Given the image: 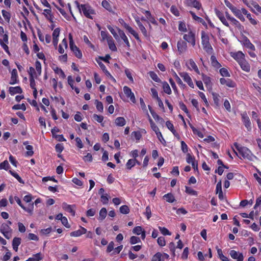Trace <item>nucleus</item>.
Wrapping results in <instances>:
<instances>
[{"mask_svg": "<svg viewBox=\"0 0 261 261\" xmlns=\"http://www.w3.org/2000/svg\"><path fill=\"white\" fill-rule=\"evenodd\" d=\"M244 10H246V9L242 8L241 9H239L236 7L232 12L234 15L239 19L242 22H244L245 21V18L243 16V11Z\"/></svg>", "mask_w": 261, "mask_h": 261, "instance_id": "nucleus-9", "label": "nucleus"}, {"mask_svg": "<svg viewBox=\"0 0 261 261\" xmlns=\"http://www.w3.org/2000/svg\"><path fill=\"white\" fill-rule=\"evenodd\" d=\"M159 229L161 232L164 236H170L171 233L165 227L159 226Z\"/></svg>", "mask_w": 261, "mask_h": 261, "instance_id": "nucleus-50", "label": "nucleus"}, {"mask_svg": "<svg viewBox=\"0 0 261 261\" xmlns=\"http://www.w3.org/2000/svg\"><path fill=\"white\" fill-rule=\"evenodd\" d=\"M157 242L159 246L163 247L166 245V241L164 237H160L157 239Z\"/></svg>", "mask_w": 261, "mask_h": 261, "instance_id": "nucleus-61", "label": "nucleus"}, {"mask_svg": "<svg viewBox=\"0 0 261 261\" xmlns=\"http://www.w3.org/2000/svg\"><path fill=\"white\" fill-rule=\"evenodd\" d=\"M179 75L182 78L183 80L187 83L189 87L194 88V85L193 83L192 80L188 73L186 72H179Z\"/></svg>", "mask_w": 261, "mask_h": 261, "instance_id": "nucleus-6", "label": "nucleus"}, {"mask_svg": "<svg viewBox=\"0 0 261 261\" xmlns=\"http://www.w3.org/2000/svg\"><path fill=\"white\" fill-rule=\"evenodd\" d=\"M186 5L190 7H193L197 10L201 8V4L197 0H186Z\"/></svg>", "mask_w": 261, "mask_h": 261, "instance_id": "nucleus-18", "label": "nucleus"}, {"mask_svg": "<svg viewBox=\"0 0 261 261\" xmlns=\"http://www.w3.org/2000/svg\"><path fill=\"white\" fill-rule=\"evenodd\" d=\"M243 45L249 49L251 50L255 51V47L251 42L250 40L247 37H245L243 41Z\"/></svg>", "mask_w": 261, "mask_h": 261, "instance_id": "nucleus-19", "label": "nucleus"}, {"mask_svg": "<svg viewBox=\"0 0 261 261\" xmlns=\"http://www.w3.org/2000/svg\"><path fill=\"white\" fill-rule=\"evenodd\" d=\"M201 44L203 49L208 54H212L213 48L210 43V38L205 31H201Z\"/></svg>", "mask_w": 261, "mask_h": 261, "instance_id": "nucleus-3", "label": "nucleus"}, {"mask_svg": "<svg viewBox=\"0 0 261 261\" xmlns=\"http://www.w3.org/2000/svg\"><path fill=\"white\" fill-rule=\"evenodd\" d=\"M69 46L71 50L76 58L80 59H82L83 57L82 53L79 48L74 44L71 35H69Z\"/></svg>", "mask_w": 261, "mask_h": 261, "instance_id": "nucleus-4", "label": "nucleus"}, {"mask_svg": "<svg viewBox=\"0 0 261 261\" xmlns=\"http://www.w3.org/2000/svg\"><path fill=\"white\" fill-rule=\"evenodd\" d=\"M124 72H125V75L127 76V77L129 79V81L132 83H134V79L132 76V71L130 70V69H129L128 68H126L124 70Z\"/></svg>", "mask_w": 261, "mask_h": 261, "instance_id": "nucleus-45", "label": "nucleus"}, {"mask_svg": "<svg viewBox=\"0 0 261 261\" xmlns=\"http://www.w3.org/2000/svg\"><path fill=\"white\" fill-rule=\"evenodd\" d=\"M125 166L126 169L128 170H130L133 167H134L135 165L133 159H129Z\"/></svg>", "mask_w": 261, "mask_h": 261, "instance_id": "nucleus-55", "label": "nucleus"}, {"mask_svg": "<svg viewBox=\"0 0 261 261\" xmlns=\"http://www.w3.org/2000/svg\"><path fill=\"white\" fill-rule=\"evenodd\" d=\"M242 121L248 131H250L252 129L251 123L250 122L249 117L246 113H244L241 115Z\"/></svg>", "mask_w": 261, "mask_h": 261, "instance_id": "nucleus-13", "label": "nucleus"}, {"mask_svg": "<svg viewBox=\"0 0 261 261\" xmlns=\"http://www.w3.org/2000/svg\"><path fill=\"white\" fill-rule=\"evenodd\" d=\"M238 64L240 65L241 69L247 72L250 71V66L248 62L246 61V59L240 62Z\"/></svg>", "mask_w": 261, "mask_h": 261, "instance_id": "nucleus-24", "label": "nucleus"}, {"mask_svg": "<svg viewBox=\"0 0 261 261\" xmlns=\"http://www.w3.org/2000/svg\"><path fill=\"white\" fill-rule=\"evenodd\" d=\"M148 107L153 118L155 121L158 120L161 117L154 111L150 105H148Z\"/></svg>", "mask_w": 261, "mask_h": 261, "instance_id": "nucleus-52", "label": "nucleus"}, {"mask_svg": "<svg viewBox=\"0 0 261 261\" xmlns=\"http://www.w3.org/2000/svg\"><path fill=\"white\" fill-rule=\"evenodd\" d=\"M62 207L65 211L70 213L72 216H74L75 215V212L73 208L75 207V205H70L67 203L64 202L62 204Z\"/></svg>", "mask_w": 261, "mask_h": 261, "instance_id": "nucleus-16", "label": "nucleus"}, {"mask_svg": "<svg viewBox=\"0 0 261 261\" xmlns=\"http://www.w3.org/2000/svg\"><path fill=\"white\" fill-rule=\"evenodd\" d=\"M179 106L180 109L187 114L188 116L190 115L189 112L186 106V105L182 101L179 102Z\"/></svg>", "mask_w": 261, "mask_h": 261, "instance_id": "nucleus-54", "label": "nucleus"}, {"mask_svg": "<svg viewBox=\"0 0 261 261\" xmlns=\"http://www.w3.org/2000/svg\"><path fill=\"white\" fill-rule=\"evenodd\" d=\"M9 92L11 95H13L17 93H22V90L20 86L10 87L9 89Z\"/></svg>", "mask_w": 261, "mask_h": 261, "instance_id": "nucleus-27", "label": "nucleus"}, {"mask_svg": "<svg viewBox=\"0 0 261 261\" xmlns=\"http://www.w3.org/2000/svg\"><path fill=\"white\" fill-rule=\"evenodd\" d=\"M35 68L37 71V74L38 76H40L41 74L42 68H41V64L40 61L37 60L35 62Z\"/></svg>", "mask_w": 261, "mask_h": 261, "instance_id": "nucleus-49", "label": "nucleus"}, {"mask_svg": "<svg viewBox=\"0 0 261 261\" xmlns=\"http://www.w3.org/2000/svg\"><path fill=\"white\" fill-rule=\"evenodd\" d=\"M177 47L179 54H182L187 50V43L183 40H179L177 43Z\"/></svg>", "mask_w": 261, "mask_h": 261, "instance_id": "nucleus-11", "label": "nucleus"}, {"mask_svg": "<svg viewBox=\"0 0 261 261\" xmlns=\"http://www.w3.org/2000/svg\"><path fill=\"white\" fill-rule=\"evenodd\" d=\"M115 124L119 126H123L126 124V121L124 117H119L115 119Z\"/></svg>", "mask_w": 261, "mask_h": 261, "instance_id": "nucleus-32", "label": "nucleus"}, {"mask_svg": "<svg viewBox=\"0 0 261 261\" xmlns=\"http://www.w3.org/2000/svg\"><path fill=\"white\" fill-rule=\"evenodd\" d=\"M168 247L171 253L172 256L174 257L176 255L175 254V244L173 242H170L168 245Z\"/></svg>", "mask_w": 261, "mask_h": 261, "instance_id": "nucleus-41", "label": "nucleus"}, {"mask_svg": "<svg viewBox=\"0 0 261 261\" xmlns=\"http://www.w3.org/2000/svg\"><path fill=\"white\" fill-rule=\"evenodd\" d=\"M163 198L169 203H173L175 201V197L171 193H168L164 195Z\"/></svg>", "mask_w": 261, "mask_h": 261, "instance_id": "nucleus-31", "label": "nucleus"}, {"mask_svg": "<svg viewBox=\"0 0 261 261\" xmlns=\"http://www.w3.org/2000/svg\"><path fill=\"white\" fill-rule=\"evenodd\" d=\"M121 20L123 22V23H122L123 27L129 32L132 35L134 36V37L135 38V39L139 41H140V39L139 36L138 34L128 24L125 23L123 20L121 19Z\"/></svg>", "mask_w": 261, "mask_h": 261, "instance_id": "nucleus-7", "label": "nucleus"}, {"mask_svg": "<svg viewBox=\"0 0 261 261\" xmlns=\"http://www.w3.org/2000/svg\"><path fill=\"white\" fill-rule=\"evenodd\" d=\"M234 146L238 151L239 155H238L237 152H236L235 150H234V152L239 158H241L240 156H241L245 159H247L249 161H252L253 157L254 156L251 151L248 148L246 147L240 146L237 142L234 143Z\"/></svg>", "mask_w": 261, "mask_h": 261, "instance_id": "nucleus-1", "label": "nucleus"}, {"mask_svg": "<svg viewBox=\"0 0 261 261\" xmlns=\"http://www.w3.org/2000/svg\"><path fill=\"white\" fill-rule=\"evenodd\" d=\"M211 62L212 65L216 69H219L221 67V64L217 61L216 57L214 55L211 57Z\"/></svg>", "mask_w": 261, "mask_h": 261, "instance_id": "nucleus-30", "label": "nucleus"}, {"mask_svg": "<svg viewBox=\"0 0 261 261\" xmlns=\"http://www.w3.org/2000/svg\"><path fill=\"white\" fill-rule=\"evenodd\" d=\"M94 120L96 121H97L98 123H101V125L102 126H103L104 125L102 123V121L103 120V116L102 115H99L96 114H94L92 116Z\"/></svg>", "mask_w": 261, "mask_h": 261, "instance_id": "nucleus-36", "label": "nucleus"}, {"mask_svg": "<svg viewBox=\"0 0 261 261\" xmlns=\"http://www.w3.org/2000/svg\"><path fill=\"white\" fill-rule=\"evenodd\" d=\"M123 92L127 98H129L130 100L134 103H136V100L134 93L128 87L125 86L123 87Z\"/></svg>", "mask_w": 261, "mask_h": 261, "instance_id": "nucleus-8", "label": "nucleus"}, {"mask_svg": "<svg viewBox=\"0 0 261 261\" xmlns=\"http://www.w3.org/2000/svg\"><path fill=\"white\" fill-rule=\"evenodd\" d=\"M100 201L103 204H107L109 202V196L107 194H102L100 196Z\"/></svg>", "mask_w": 261, "mask_h": 261, "instance_id": "nucleus-56", "label": "nucleus"}, {"mask_svg": "<svg viewBox=\"0 0 261 261\" xmlns=\"http://www.w3.org/2000/svg\"><path fill=\"white\" fill-rule=\"evenodd\" d=\"M107 214V209L105 207H102L99 211V216L98 219L99 221H102L106 217Z\"/></svg>", "mask_w": 261, "mask_h": 261, "instance_id": "nucleus-33", "label": "nucleus"}, {"mask_svg": "<svg viewBox=\"0 0 261 261\" xmlns=\"http://www.w3.org/2000/svg\"><path fill=\"white\" fill-rule=\"evenodd\" d=\"M102 6L109 11H112V7L110 3L107 0H103L101 3Z\"/></svg>", "mask_w": 261, "mask_h": 261, "instance_id": "nucleus-47", "label": "nucleus"}, {"mask_svg": "<svg viewBox=\"0 0 261 261\" xmlns=\"http://www.w3.org/2000/svg\"><path fill=\"white\" fill-rule=\"evenodd\" d=\"M143 229L141 226H136L134 228L133 232L134 233L137 235H140L141 233L143 231Z\"/></svg>", "mask_w": 261, "mask_h": 261, "instance_id": "nucleus-64", "label": "nucleus"}, {"mask_svg": "<svg viewBox=\"0 0 261 261\" xmlns=\"http://www.w3.org/2000/svg\"><path fill=\"white\" fill-rule=\"evenodd\" d=\"M187 65L190 70H194L196 73L198 74H200V71L193 59H190L189 60L188 63H187Z\"/></svg>", "mask_w": 261, "mask_h": 261, "instance_id": "nucleus-17", "label": "nucleus"}, {"mask_svg": "<svg viewBox=\"0 0 261 261\" xmlns=\"http://www.w3.org/2000/svg\"><path fill=\"white\" fill-rule=\"evenodd\" d=\"M53 70L54 71V72L56 73V74H58L60 75V76L62 78V79H65V77H66V75L64 72V71L62 70V69L58 67H56V68H53Z\"/></svg>", "mask_w": 261, "mask_h": 261, "instance_id": "nucleus-40", "label": "nucleus"}, {"mask_svg": "<svg viewBox=\"0 0 261 261\" xmlns=\"http://www.w3.org/2000/svg\"><path fill=\"white\" fill-rule=\"evenodd\" d=\"M86 232L87 229L82 226H80V229L70 232V236L73 237H77L85 234Z\"/></svg>", "mask_w": 261, "mask_h": 261, "instance_id": "nucleus-20", "label": "nucleus"}, {"mask_svg": "<svg viewBox=\"0 0 261 261\" xmlns=\"http://www.w3.org/2000/svg\"><path fill=\"white\" fill-rule=\"evenodd\" d=\"M8 231H12L11 227L9 226V224L6 223L2 224L0 228V232H2Z\"/></svg>", "mask_w": 261, "mask_h": 261, "instance_id": "nucleus-51", "label": "nucleus"}, {"mask_svg": "<svg viewBox=\"0 0 261 261\" xmlns=\"http://www.w3.org/2000/svg\"><path fill=\"white\" fill-rule=\"evenodd\" d=\"M26 149L28 150L26 152V154L27 156H31L34 154V151L33 150V147L32 145H28L26 146Z\"/></svg>", "mask_w": 261, "mask_h": 261, "instance_id": "nucleus-57", "label": "nucleus"}, {"mask_svg": "<svg viewBox=\"0 0 261 261\" xmlns=\"http://www.w3.org/2000/svg\"><path fill=\"white\" fill-rule=\"evenodd\" d=\"M118 33L120 37V38L123 40L127 47H130V43L129 42L128 39L126 36L125 35L123 31L121 30L118 28H116Z\"/></svg>", "mask_w": 261, "mask_h": 261, "instance_id": "nucleus-22", "label": "nucleus"}, {"mask_svg": "<svg viewBox=\"0 0 261 261\" xmlns=\"http://www.w3.org/2000/svg\"><path fill=\"white\" fill-rule=\"evenodd\" d=\"M220 83L221 85H225L230 88H235L237 86L236 83L230 79L221 77L220 79Z\"/></svg>", "mask_w": 261, "mask_h": 261, "instance_id": "nucleus-10", "label": "nucleus"}, {"mask_svg": "<svg viewBox=\"0 0 261 261\" xmlns=\"http://www.w3.org/2000/svg\"><path fill=\"white\" fill-rule=\"evenodd\" d=\"M75 3L79 11L81 12H82L86 17L91 19H93L92 15L95 14V12L89 4H80L77 1H75Z\"/></svg>", "mask_w": 261, "mask_h": 261, "instance_id": "nucleus-2", "label": "nucleus"}, {"mask_svg": "<svg viewBox=\"0 0 261 261\" xmlns=\"http://www.w3.org/2000/svg\"><path fill=\"white\" fill-rule=\"evenodd\" d=\"M95 104L96 105V108L97 111L101 113L103 112V106L102 103L98 100H95Z\"/></svg>", "mask_w": 261, "mask_h": 261, "instance_id": "nucleus-44", "label": "nucleus"}, {"mask_svg": "<svg viewBox=\"0 0 261 261\" xmlns=\"http://www.w3.org/2000/svg\"><path fill=\"white\" fill-rule=\"evenodd\" d=\"M229 254L231 258L234 259H237V261H243L244 260L243 254L234 250H231L229 252Z\"/></svg>", "mask_w": 261, "mask_h": 261, "instance_id": "nucleus-14", "label": "nucleus"}, {"mask_svg": "<svg viewBox=\"0 0 261 261\" xmlns=\"http://www.w3.org/2000/svg\"><path fill=\"white\" fill-rule=\"evenodd\" d=\"M97 62L101 69L106 74V75L113 81L116 82L115 78L111 75L110 72L107 70L106 66L101 61H97Z\"/></svg>", "mask_w": 261, "mask_h": 261, "instance_id": "nucleus-15", "label": "nucleus"}, {"mask_svg": "<svg viewBox=\"0 0 261 261\" xmlns=\"http://www.w3.org/2000/svg\"><path fill=\"white\" fill-rule=\"evenodd\" d=\"M21 239L18 237H14L12 241V247L13 250L17 252L18 250V246L21 244Z\"/></svg>", "mask_w": 261, "mask_h": 261, "instance_id": "nucleus-26", "label": "nucleus"}, {"mask_svg": "<svg viewBox=\"0 0 261 261\" xmlns=\"http://www.w3.org/2000/svg\"><path fill=\"white\" fill-rule=\"evenodd\" d=\"M17 71L16 69H13L11 72V80L9 84L10 85H14L18 83V81L17 80Z\"/></svg>", "mask_w": 261, "mask_h": 261, "instance_id": "nucleus-23", "label": "nucleus"}, {"mask_svg": "<svg viewBox=\"0 0 261 261\" xmlns=\"http://www.w3.org/2000/svg\"><path fill=\"white\" fill-rule=\"evenodd\" d=\"M189 13L191 15V16L192 17V18L194 20L197 21H198L199 23H201L204 26H207V24H206V22H205V21L203 20V19H202V18H201V17H200L199 16H197L195 14V13L194 12L192 11H190L189 12Z\"/></svg>", "mask_w": 261, "mask_h": 261, "instance_id": "nucleus-28", "label": "nucleus"}, {"mask_svg": "<svg viewBox=\"0 0 261 261\" xmlns=\"http://www.w3.org/2000/svg\"><path fill=\"white\" fill-rule=\"evenodd\" d=\"M55 130L57 132H59L60 130L56 127H54V128L51 129V132L54 138H55L56 139H57L58 141L60 142H63L66 141V140L65 139L63 135L55 134Z\"/></svg>", "mask_w": 261, "mask_h": 261, "instance_id": "nucleus-21", "label": "nucleus"}, {"mask_svg": "<svg viewBox=\"0 0 261 261\" xmlns=\"http://www.w3.org/2000/svg\"><path fill=\"white\" fill-rule=\"evenodd\" d=\"M108 44L109 45V48L113 51H117V49L115 44L114 41L112 36H110L109 39H108Z\"/></svg>", "mask_w": 261, "mask_h": 261, "instance_id": "nucleus-29", "label": "nucleus"}, {"mask_svg": "<svg viewBox=\"0 0 261 261\" xmlns=\"http://www.w3.org/2000/svg\"><path fill=\"white\" fill-rule=\"evenodd\" d=\"M171 12L175 16H179V12L175 6L172 5L170 8Z\"/></svg>", "mask_w": 261, "mask_h": 261, "instance_id": "nucleus-60", "label": "nucleus"}, {"mask_svg": "<svg viewBox=\"0 0 261 261\" xmlns=\"http://www.w3.org/2000/svg\"><path fill=\"white\" fill-rule=\"evenodd\" d=\"M2 13L6 22L9 23L11 16L10 13L5 10H2Z\"/></svg>", "mask_w": 261, "mask_h": 261, "instance_id": "nucleus-35", "label": "nucleus"}, {"mask_svg": "<svg viewBox=\"0 0 261 261\" xmlns=\"http://www.w3.org/2000/svg\"><path fill=\"white\" fill-rule=\"evenodd\" d=\"M185 192L189 195H194L197 196L198 195L197 192L193 190L191 187L186 186L185 187Z\"/></svg>", "mask_w": 261, "mask_h": 261, "instance_id": "nucleus-38", "label": "nucleus"}, {"mask_svg": "<svg viewBox=\"0 0 261 261\" xmlns=\"http://www.w3.org/2000/svg\"><path fill=\"white\" fill-rule=\"evenodd\" d=\"M9 167L10 165L7 160H5L0 164V169L8 170Z\"/></svg>", "mask_w": 261, "mask_h": 261, "instance_id": "nucleus-53", "label": "nucleus"}, {"mask_svg": "<svg viewBox=\"0 0 261 261\" xmlns=\"http://www.w3.org/2000/svg\"><path fill=\"white\" fill-rule=\"evenodd\" d=\"M231 56L239 63L245 59V54L241 51L231 53Z\"/></svg>", "mask_w": 261, "mask_h": 261, "instance_id": "nucleus-12", "label": "nucleus"}, {"mask_svg": "<svg viewBox=\"0 0 261 261\" xmlns=\"http://www.w3.org/2000/svg\"><path fill=\"white\" fill-rule=\"evenodd\" d=\"M220 74L223 77H229L230 74L227 69L224 67L221 68L219 70Z\"/></svg>", "mask_w": 261, "mask_h": 261, "instance_id": "nucleus-43", "label": "nucleus"}, {"mask_svg": "<svg viewBox=\"0 0 261 261\" xmlns=\"http://www.w3.org/2000/svg\"><path fill=\"white\" fill-rule=\"evenodd\" d=\"M119 211L120 213L123 214H127L130 212L129 208L126 205H123L120 206Z\"/></svg>", "mask_w": 261, "mask_h": 261, "instance_id": "nucleus-48", "label": "nucleus"}, {"mask_svg": "<svg viewBox=\"0 0 261 261\" xmlns=\"http://www.w3.org/2000/svg\"><path fill=\"white\" fill-rule=\"evenodd\" d=\"M129 242L131 244H135L141 242L140 239L136 236H132L130 238Z\"/></svg>", "mask_w": 261, "mask_h": 261, "instance_id": "nucleus-63", "label": "nucleus"}, {"mask_svg": "<svg viewBox=\"0 0 261 261\" xmlns=\"http://www.w3.org/2000/svg\"><path fill=\"white\" fill-rule=\"evenodd\" d=\"M150 77L155 82L160 83L161 80L158 77V75L154 71H151L148 73Z\"/></svg>", "mask_w": 261, "mask_h": 261, "instance_id": "nucleus-39", "label": "nucleus"}, {"mask_svg": "<svg viewBox=\"0 0 261 261\" xmlns=\"http://www.w3.org/2000/svg\"><path fill=\"white\" fill-rule=\"evenodd\" d=\"M163 88L164 92L167 93V94H171L172 93L171 89L169 85V84L166 82H164L163 83Z\"/></svg>", "mask_w": 261, "mask_h": 261, "instance_id": "nucleus-37", "label": "nucleus"}, {"mask_svg": "<svg viewBox=\"0 0 261 261\" xmlns=\"http://www.w3.org/2000/svg\"><path fill=\"white\" fill-rule=\"evenodd\" d=\"M9 173L11 174V175H12L13 177H14L21 184H24V181L22 180V179L21 178V177L15 172L9 170Z\"/></svg>", "mask_w": 261, "mask_h": 261, "instance_id": "nucleus-46", "label": "nucleus"}, {"mask_svg": "<svg viewBox=\"0 0 261 261\" xmlns=\"http://www.w3.org/2000/svg\"><path fill=\"white\" fill-rule=\"evenodd\" d=\"M13 110H22L23 111H25L26 110L25 105L24 103H22L21 105L17 104L15 105L12 107Z\"/></svg>", "mask_w": 261, "mask_h": 261, "instance_id": "nucleus-58", "label": "nucleus"}, {"mask_svg": "<svg viewBox=\"0 0 261 261\" xmlns=\"http://www.w3.org/2000/svg\"><path fill=\"white\" fill-rule=\"evenodd\" d=\"M230 21L231 22L232 24L234 25L239 30H241L242 29H243V26L240 23V22L238 20H237L233 17L230 20Z\"/></svg>", "mask_w": 261, "mask_h": 261, "instance_id": "nucleus-34", "label": "nucleus"}, {"mask_svg": "<svg viewBox=\"0 0 261 261\" xmlns=\"http://www.w3.org/2000/svg\"><path fill=\"white\" fill-rule=\"evenodd\" d=\"M202 80L204 83L205 86L207 88H212V83L211 82V79L210 77L207 75L202 73Z\"/></svg>", "mask_w": 261, "mask_h": 261, "instance_id": "nucleus-25", "label": "nucleus"}, {"mask_svg": "<svg viewBox=\"0 0 261 261\" xmlns=\"http://www.w3.org/2000/svg\"><path fill=\"white\" fill-rule=\"evenodd\" d=\"M107 28L108 30L110 31V32L111 33V34L113 35L114 37L116 39H117L118 38V35L117 34L114 29L110 25H108Z\"/></svg>", "mask_w": 261, "mask_h": 261, "instance_id": "nucleus-62", "label": "nucleus"}, {"mask_svg": "<svg viewBox=\"0 0 261 261\" xmlns=\"http://www.w3.org/2000/svg\"><path fill=\"white\" fill-rule=\"evenodd\" d=\"M212 95H213V101H214L215 105L217 107H219L220 105V99H219L220 96H219V95L216 93H213Z\"/></svg>", "mask_w": 261, "mask_h": 261, "instance_id": "nucleus-42", "label": "nucleus"}, {"mask_svg": "<svg viewBox=\"0 0 261 261\" xmlns=\"http://www.w3.org/2000/svg\"><path fill=\"white\" fill-rule=\"evenodd\" d=\"M183 39L193 47L196 44L195 33L192 30H190L187 34H185L183 36Z\"/></svg>", "mask_w": 261, "mask_h": 261, "instance_id": "nucleus-5", "label": "nucleus"}, {"mask_svg": "<svg viewBox=\"0 0 261 261\" xmlns=\"http://www.w3.org/2000/svg\"><path fill=\"white\" fill-rule=\"evenodd\" d=\"M178 30L182 32H186L187 31L186 23L182 21H179L178 25Z\"/></svg>", "mask_w": 261, "mask_h": 261, "instance_id": "nucleus-59", "label": "nucleus"}]
</instances>
